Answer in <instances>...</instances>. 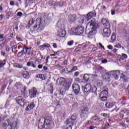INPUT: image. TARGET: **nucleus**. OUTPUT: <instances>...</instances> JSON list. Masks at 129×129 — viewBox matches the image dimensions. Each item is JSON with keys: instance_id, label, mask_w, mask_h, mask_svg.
Here are the masks:
<instances>
[{"instance_id": "1", "label": "nucleus", "mask_w": 129, "mask_h": 129, "mask_svg": "<svg viewBox=\"0 0 129 129\" xmlns=\"http://www.w3.org/2000/svg\"><path fill=\"white\" fill-rule=\"evenodd\" d=\"M53 123L52 118L49 117H41L38 122V128L40 129H49L51 127V124Z\"/></svg>"}, {"instance_id": "2", "label": "nucleus", "mask_w": 129, "mask_h": 129, "mask_svg": "<svg viewBox=\"0 0 129 129\" xmlns=\"http://www.w3.org/2000/svg\"><path fill=\"white\" fill-rule=\"evenodd\" d=\"M98 25L95 22H89L86 26V32L89 36H94L97 32Z\"/></svg>"}, {"instance_id": "3", "label": "nucleus", "mask_w": 129, "mask_h": 129, "mask_svg": "<svg viewBox=\"0 0 129 129\" xmlns=\"http://www.w3.org/2000/svg\"><path fill=\"white\" fill-rule=\"evenodd\" d=\"M57 27L58 28V35L61 38H64L66 35V31H65V20L63 19H59L57 23Z\"/></svg>"}, {"instance_id": "4", "label": "nucleus", "mask_w": 129, "mask_h": 129, "mask_svg": "<svg viewBox=\"0 0 129 129\" xmlns=\"http://www.w3.org/2000/svg\"><path fill=\"white\" fill-rule=\"evenodd\" d=\"M3 126H6V129H19L20 123L18 121H15L10 124V122L7 120L3 123Z\"/></svg>"}, {"instance_id": "5", "label": "nucleus", "mask_w": 129, "mask_h": 129, "mask_svg": "<svg viewBox=\"0 0 129 129\" xmlns=\"http://www.w3.org/2000/svg\"><path fill=\"white\" fill-rule=\"evenodd\" d=\"M82 90H84V92H88L89 93H90L95 92L97 90V88L95 86L91 87V85L88 84L85 86V87H82Z\"/></svg>"}, {"instance_id": "6", "label": "nucleus", "mask_w": 129, "mask_h": 129, "mask_svg": "<svg viewBox=\"0 0 129 129\" xmlns=\"http://www.w3.org/2000/svg\"><path fill=\"white\" fill-rule=\"evenodd\" d=\"M73 33L76 36H80L84 33V27L82 26H78L77 28H73L72 29Z\"/></svg>"}, {"instance_id": "7", "label": "nucleus", "mask_w": 129, "mask_h": 129, "mask_svg": "<svg viewBox=\"0 0 129 129\" xmlns=\"http://www.w3.org/2000/svg\"><path fill=\"white\" fill-rule=\"evenodd\" d=\"M43 27V26L41 19H37L36 20V25L34 26L33 28L34 30H35V31H37L38 30H39V31H42V30L44 29Z\"/></svg>"}, {"instance_id": "8", "label": "nucleus", "mask_w": 129, "mask_h": 129, "mask_svg": "<svg viewBox=\"0 0 129 129\" xmlns=\"http://www.w3.org/2000/svg\"><path fill=\"white\" fill-rule=\"evenodd\" d=\"M111 77H113L115 80H117L119 75H120V72L119 71H112L109 73Z\"/></svg>"}, {"instance_id": "9", "label": "nucleus", "mask_w": 129, "mask_h": 129, "mask_svg": "<svg viewBox=\"0 0 129 129\" xmlns=\"http://www.w3.org/2000/svg\"><path fill=\"white\" fill-rule=\"evenodd\" d=\"M38 94V91L36 88H33L29 90V95L30 98H35Z\"/></svg>"}, {"instance_id": "10", "label": "nucleus", "mask_w": 129, "mask_h": 129, "mask_svg": "<svg viewBox=\"0 0 129 129\" xmlns=\"http://www.w3.org/2000/svg\"><path fill=\"white\" fill-rule=\"evenodd\" d=\"M72 88L74 91L75 94L77 95L79 94L80 91V87L79 86V85L77 84H74L72 86Z\"/></svg>"}, {"instance_id": "11", "label": "nucleus", "mask_w": 129, "mask_h": 129, "mask_svg": "<svg viewBox=\"0 0 129 129\" xmlns=\"http://www.w3.org/2000/svg\"><path fill=\"white\" fill-rule=\"evenodd\" d=\"M16 100V102H17L18 104L20 106H24V105H25V100H24L22 97L19 96L17 97Z\"/></svg>"}, {"instance_id": "12", "label": "nucleus", "mask_w": 129, "mask_h": 129, "mask_svg": "<svg viewBox=\"0 0 129 129\" xmlns=\"http://www.w3.org/2000/svg\"><path fill=\"white\" fill-rule=\"evenodd\" d=\"M76 115H73L71 118L66 120V124L73 125V123H74V121H75V119H76Z\"/></svg>"}, {"instance_id": "13", "label": "nucleus", "mask_w": 129, "mask_h": 129, "mask_svg": "<svg viewBox=\"0 0 129 129\" xmlns=\"http://www.w3.org/2000/svg\"><path fill=\"white\" fill-rule=\"evenodd\" d=\"M102 35L103 37L108 38L110 36V29L108 28H105L103 29Z\"/></svg>"}, {"instance_id": "14", "label": "nucleus", "mask_w": 129, "mask_h": 129, "mask_svg": "<svg viewBox=\"0 0 129 129\" xmlns=\"http://www.w3.org/2000/svg\"><path fill=\"white\" fill-rule=\"evenodd\" d=\"M88 113L89 112L87 108L85 107L82 109L81 115L82 117H87V116H88Z\"/></svg>"}, {"instance_id": "15", "label": "nucleus", "mask_w": 129, "mask_h": 129, "mask_svg": "<svg viewBox=\"0 0 129 129\" xmlns=\"http://www.w3.org/2000/svg\"><path fill=\"white\" fill-rule=\"evenodd\" d=\"M96 13L95 12H89L87 15V21H90L92 19V18H94V17H96Z\"/></svg>"}, {"instance_id": "16", "label": "nucleus", "mask_w": 129, "mask_h": 129, "mask_svg": "<svg viewBox=\"0 0 129 129\" xmlns=\"http://www.w3.org/2000/svg\"><path fill=\"white\" fill-rule=\"evenodd\" d=\"M77 19V17L76 15H70L69 17V21L71 22V23H73V22H75Z\"/></svg>"}, {"instance_id": "17", "label": "nucleus", "mask_w": 129, "mask_h": 129, "mask_svg": "<svg viewBox=\"0 0 129 129\" xmlns=\"http://www.w3.org/2000/svg\"><path fill=\"white\" fill-rule=\"evenodd\" d=\"M64 82H65V79H64V78L60 77L57 80L56 84L58 86H59V85H61L62 83H64Z\"/></svg>"}, {"instance_id": "18", "label": "nucleus", "mask_w": 129, "mask_h": 129, "mask_svg": "<svg viewBox=\"0 0 129 129\" xmlns=\"http://www.w3.org/2000/svg\"><path fill=\"white\" fill-rule=\"evenodd\" d=\"M34 107H35V104L34 103H31L27 106L26 111H29V110H32Z\"/></svg>"}, {"instance_id": "19", "label": "nucleus", "mask_w": 129, "mask_h": 129, "mask_svg": "<svg viewBox=\"0 0 129 129\" xmlns=\"http://www.w3.org/2000/svg\"><path fill=\"white\" fill-rule=\"evenodd\" d=\"M101 23L104 27H107V26L109 25V23L105 19H103L101 21Z\"/></svg>"}, {"instance_id": "20", "label": "nucleus", "mask_w": 129, "mask_h": 129, "mask_svg": "<svg viewBox=\"0 0 129 129\" xmlns=\"http://www.w3.org/2000/svg\"><path fill=\"white\" fill-rule=\"evenodd\" d=\"M107 94H108V92L106 90H104L100 93V96L101 97L102 96H107Z\"/></svg>"}, {"instance_id": "21", "label": "nucleus", "mask_w": 129, "mask_h": 129, "mask_svg": "<svg viewBox=\"0 0 129 129\" xmlns=\"http://www.w3.org/2000/svg\"><path fill=\"white\" fill-rule=\"evenodd\" d=\"M115 105V103H107L105 105L107 108H112L113 107V106Z\"/></svg>"}, {"instance_id": "22", "label": "nucleus", "mask_w": 129, "mask_h": 129, "mask_svg": "<svg viewBox=\"0 0 129 129\" xmlns=\"http://www.w3.org/2000/svg\"><path fill=\"white\" fill-rule=\"evenodd\" d=\"M10 46L12 47V50L13 51L14 50H16L17 49V44L16 43L14 42H11L10 43Z\"/></svg>"}, {"instance_id": "23", "label": "nucleus", "mask_w": 129, "mask_h": 129, "mask_svg": "<svg viewBox=\"0 0 129 129\" xmlns=\"http://www.w3.org/2000/svg\"><path fill=\"white\" fill-rule=\"evenodd\" d=\"M34 22H35V19L34 18L30 19L28 23L29 27L27 26L26 28L29 29V28H30V27H31V26H32V25L34 24Z\"/></svg>"}, {"instance_id": "24", "label": "nucleus", "mask_w": 129, "mask_h": 129, "mask_svg": "<svg viewBox=\"0 0 129 129\" xmlns=\"http://www.w3.org/2000/svg\"><path fill=\"white\" fill-rule=\"evenodd\" d=\"M92 119L93 120H98L99 121H102V119L98 116H95L92 117Z\"/></svg>"}, {"instance_id": "25", "label": "nucleus", "mask_w": 129, "mask_h": 129, "mask_svg": "<svg viewBox=\"0 0 129 129\" xmlns=\"http://www.w3.org/2000/svg\"><path fill=\"white\" fill-rule=\"evenodd\" d=\"M83 80H85V81H88V80H89V74H85L83 77Z\"/></svg>"}, {"instance_id": "26", "label": "nucleus", "mask_w": 129, "mask_h": 129, "mask_svg": "<svg viewBox=\"0 0 129 129\" xmlns=\"http://www.w3.org/2000/svg\"><path fill=\"white\" fill-rule=\"evenodd\" d=\"M27 66H28V67H30V66H31V67H33V68H36V67H36V66L34 65L33 61H30V62H27Z\"/></svg>"}, {"instance_id": "27", "label": "nucleus", "mask_w": 129, "mask_h": 129, "mask_svg": "<svg viewBox=\"0 0 129 129\" xmlns=\"http://www.w3.org/2000/svg\"><path fill=\"white\" fill-rule=\"evenodd\" d=\"M6 65V60H0V68H3Z\"/></svg>"}, {"instance_id": "28", "label": "nucleus", "mask_w": 129, "mask_h": 129, "mask_svg": "<svg viewBox=\"0 0 129 129\" xmlns=\"http://www.w3.org/2000/svg\"><path fill=\"white\" fill-rule=\"evenodd\" d=\"M120 60H124V59H127V55L122 53V55L121 56L120 58Z\"/></svg>"}, {"instance_id": "29", "label": "nucleus", "mask_w": 129, "mask_h": 129, "mask_svg": "<svg viewBox=\"0 0 129 129\" xmlns=\"http://www.w3.org/2000/svg\"><path fill=\"white\" fill-rule=\"evenodd\" d=\"M100 98L102 101H106V100H107V96H102V97L100 96Z\"/></svg>"}, {"instance_id": "30", "label": "nucleus", "mask_w": 129, "mask_h": 129, "mask_svg": "<svg viewBox=\"0 0 129 129\" xmlns=\"http://www.w3.org/2000/svg\"><path fill=\"white\" fill-rule=\"evenodd\" d=\"M28 51V55L30 56H33V54H34V50H32V48H29Z\"/></svg>"}, {"instance_id": "31", "label": "nucleus", "mask_w": 129, "mask_h": 129, "mask_svg": "<svg viewBox=\"0 0 129 129\" xmlns=\"http://www.w3.org/2000/svg\"><path fill=\"white\" fill-rule=\"evenodd\" d=\"M14 67H15V68H23V66H21L19 63H15L14 65Z\"/></svg>"}, {"instance_id": "32", "label": "nucleus", "mask_w": 129, "mask_h": 129, "mask_svg": "<svg viewBox=\"0 0 129 129\" xmlns=\"http://www.w3.org/2000/svg\"><path fill=\"white\" fill-rule=\"evenodd\" d=\"M97 84L98 86H102L103 85V82H102V81H97Z\"/></svg>"}, {"instance_id": "33", "label": "nucleus", "mask_w": 129, "mask_h": 129, "mask_svg": "<svg viewBox=\"0 0 129 129\" xmlns=\"http://www.w3.org/2000/svg\"><path fill=\"white\" fill-rule=\"evenodd\" d=\"M30 48H27V47H24L23 49L22 50V51L23 52L24 54H26L27 52H28V50L29 51Z\"/></svg>"}, {"instance_id": "34", "label": "nucleus", "mask_w": 129, "mask_h": 129, "mask_svg": "<svg viewBox=\"0 0 129 129\" xmlns=\"http://www.w3.org/2000/svg\"><path fill=\"white\" fill-rule=\"evenodd\" d=\"M121 112H123V113H126L127 114H128L129 110L127 109H125L124 110H121Z\"/></svg>"}, {"instance_id": "35", "label": "nucleus", "mask_w": 129, "mask_h": 129, "mask_svg": "<svg viewBox=\"0 0 129 129\" xmlns=\"http://www.w3.org/2000/svg\"><path fill=\"white\" fill-rule=\"evenodd\" d=\"M111 39L112 41H115V34L113 33L111 37Z\"/></svg>"}, {"instance_id": "36", "label": "nucleus", "mask_w": 129, "mask_h": 129, "mask_svg": "<svg viewBox=\"0 0 129 129\" xmlns=\"http://www.w3.org/2000/svg\"><path fill=\"white\" fill-rule=\"evenodd\" d=\"M73 44H74V41H73V40L70 41L67 43L68 46H72V45H73Z\"/></svg>"}, {"instance_id": "37", "label": "nucleus", "mask_w": 129, "mask_h": 129, "mask_svg": "<svg viewBox=\"0 0 129 129\" xmlns=\"http://www.w3.org/2000/svg\"><path fill=\"white\" fill-rule=\"evenodd\" d=\"M114 48H117V49H120L121 48V45L119 43H117L115 45H114Z\"/></svg>"}, {"instance_id": "38", "label": "nucleus", "mask_w": 129, "mask_h": 129, "mask_svg": "<svg viewBox=\"0 0 129 129\" xmlns=\"http://www.w3.org/2000/svg\"><path fill=\"white\" fill-rule=\"evenodd\" d=\"M24 52L23 51V50H21L20 52H19L18 53V57H22V56H23V55H24Z\"/></svg>"}, {"instance_id": "39", "label": "nucleus", "mask_w": 129, "mask_h": 129, "mask_svg": "<svg viewBox=\"0 0 129 129\" xmlns=\"http://www.w3.org/2000/svg\"><path fill=\"white\" fill-rule=\"evenodd\" d=\"M109 75H110V74H109V73H106L105 75V79H109L110 78V77H109Z\"/></svg>"}, {"instance_id": "40", "label": "nucleus", "mask_w": 129, "mask_h": 129, "mask_svg": "<svg viewBox=\"0 0 129 129\" xmlns=\"http://www.w3.org/2000/svg\"><path fill=\"white\" fill-rule=\"evenodd\" d=\"M56 55H59V51L54 52L53 54H50V56L52 57L56 56Z\"/></svg>"}, {"instance_id": "41", "label": "nucleus", "mask_w": 129, "mask_h": 129, "mask_svg": "<svg viewBox=\"0 0 129 129\" xmlns=\"http://www.w3.org/2000/svg\"><path fill=\"white\" fill-rule=\"evenodd\" d=\"M16 39L17 41H18V42H23V39L19 36L16 37Z\"/></svg>"}, {"instance_id": "42", "label": "nucleus", "mask_w": 129, "mask_h": 129, "mask_svg": "<svg viewBox=\"0 0 129 129\" xmlns=\"http://www.w3.org/2000/svg\"><path fill=\"white\" fill-rule=\"evenodd\" d=\"M22 16H23V13H22V12H18L17 14V17H19L20 18H21Z\"/></svg>"}, {"instance_id": "43", "label": "nucleus", "mask_w": 129, "mask_h": 129, "mask_svg": "<svg viewBox=\"0 0 129 129\" xmlns=\"http://www.w3.org/2000/svg\"><path fill=\"white\" fill-rule=\"evenodd\" d=\"M77 70V67H74L73 69L70 71V72H74V71H76Z\"/></svg>"}, {"instance_id": "44", "label": "nucleus", "mask_w": 129, "mask_h": 129, "mask_svg": "<svg viewBox=\"0 0 129 129\" xmlns=\"http://www.w3.org/2000/svg\"><path fill=\"white\" fill-rule=\"evenodd\" d=\"M101 116H103L104 117H106L108 116V114L106 113H102L101 114Z\"/></svg>"}, {"instance_id": "45", "label": "nucleus", "mask_w": 129, "mask_h": 129, "mask_svg": "<svg viewBox=\"0 0 129 129\" xmlns=\"http://www.w3.org/2000/svg\"><path fill=\"white\" fill-rule=\"evenodd\" d=\"M6 18L7 19H9V18H10V17H12V13L9 12L8 13L7 15H6Z\"/></svg>"}, {"instance_id": "46", "label": "nucleus", "mask_w": 129, "mask_h": 129, "mask_svg": "<svg viewBox=\"0 0 129 129\" xmlns=\"http://www.w3.org/2000/svg\"><path fill=\"white\" fill-rule=\"evenodd\" d=\"M120 78L121 79H123V80H125V76H124V75L123 74H122V73H120Z\"/></svg>"}, {"instance_id": "47", "label": "nucleus", "mask_w": 129, "mask_h": 129, "mask_svg": "<svg viewBox=\"0 0 129 129\" xmlns=\"http://www.w3.org/2000/svg\"><path fill=\"white\" fill-rule=\"evenodd\" d=\"M44 48H50V44H48V43H44Z\"/></svg>"}, {"instance_id": "48", "label": "nucleus", "mask_w": 129, "mask_h": 129, "mask_svg": "<svg viewBox=\"0 0 129 129\" xmlns=\"http://www.w3.org/2000/svg\"><path fill=\"white\" fill-rule=\"evenodd\" d=\"M80 46H82L81 48H83V49H85V48H87V47H88V45L87 44H82V45H80Z\"/></svg>"}, {"instance_id": "49", "label": "nucleus", "mask_w": 129, "mask_h": 129, "mask_svg": "<svg viewBox=\"0 0 129 129\" xmlns=\"http://www.w3.org/2000/svg\"><path fill=\"white\" fill-rule=\"evenodd\" d=\"M100 8H101V10H102L103 11H105V10H106V8L105 7V6H104V5H101V6H100Z\"/></svg>"}, {"instance_id": "50", "label": "nucleus", "mask_w": 129, "mask_h": 129, "mask_svg": "<svg viewBox=\"0 0 129 129\" xmlns=\"http://www.w3.org/2000/svg\"><path fill=\"white\" fill-rule=\"evenodd\" d=\"M49 59H50V56H47L45 61H46V64H47V63H49Z\"/></svg>"}, {"instance_id": "51", "label": "nucleus", "mask_w": 129, "mask_h": 129, "mask_svg": "<svg viewBox=\"0 0 129 129\" xmlns=\"http://www.w3.org/2000/svg\"><path fill=\"white\" fill-rule=\"evenodd\" d=\"M107 48L109 50H112V49H113V47H112V45H108Z\"/></svg>"}, {"instance_id": "52", "label": "nucleus", "mask_w": 129, "mask_h": 129, "mask_svg": "<svg viewBox=\"0 0 129 129\" xmlns=\"http://www.w3.org/2000/svg\"><path fill=\"white\" fill-rule=\"evenodd\" d=\"M6 52H8V53H9V52H10V51H11V47L7 46L6 47Z\"/></svg>"}, {"instance_id": "53", "label": "nucleus", "mask_w": 129, "mask_h": 129, "mask_svg": "<svg viewBox=\"0 0 129 129\" xmlns=\"http://www.w3.org/2000/svg\"><path fill=\"white\" fill-rule=\"evenodd\" d=\"M28 75H29L28 74H23V77H24V78H28Z\"/></svg>"}, {"instance_id": "54", "label": "nucleus", "mask_w": 129, "mask_h": 129, "mask_svg": "<svg viewBox=\"0 0 129 129\" xmlns=\"http://www.w3.org/2000/svg\"><path fill=\"white\" fill-rule=\"evenodd\" d=\"M0 47H1V48H4V47H5V42H2L0 44Z\"/></svg>"}, {"instance_id": "55", "label": "nucleus", "mask_w": 129, "mask_h": 129, "mask_svg": "<svg viewBox=\"0 0 129 129\" xmlns=\"http://www.w3.org/2000/svg\"><path fill=\"white\" fill-rule=\"evenodd\" d=\"M111 12V15L112 16H114V15L115 14V11H114V10H112Z\"/></svg>"}, {"instance_id": "56", "label": "nucleus", "mask_w": 129, "mask_h": 129, "mask_svg": "<svg viewBox=\"0 0 129 129\" xmlns=\"http://www.w3.org/2000/svg\"><path fill=\"white\" fill-rule=\"evenodd\" d=\"M4 17L5 16L3 14H1L0 15V21H2V20H3V19H4Z\"/></svg>"}, {"instance_id": "57", "label": "nucleus", "mask_w": 129, "mask_h": 129, "mask_svg": "<svg viewBox=\"0 0 129 129\" xmlns=\"http://www.w3.org/2000/svg\"><path fill=\"white\" fill-rule=\"evenodd\" d=\"M39 48L42 50L44 49V48H45L44 44H43V45L39 46Z\"/></svg>"}, {"instance_id": "58", "label": "nucleus", "mask_w": 129, "mask_h": 129, "mask_svg": "<svg viewBox=\"0 0 129 129\" xmlns=\"http://www.w3.org/2000/svg\"><path fill=\"white\" fill-rule=\"evenodd\" d=\"M37 68H38V69H42V68H43V64L38 65Z\"/></svg>"}, {"instance_id": "59", "label": "nucleus", "mask_w": 129, "mask_h": 129, "mask_svg": "<svg viewBox=\"0 0 129 129\" xmlns=\"http://www.w3.org/2000/svg\"><path fill=\"white\" fill-rule=\"evenodd\" d=\"M102 63H107V59H103L101 61Z\"/></svg>"}, {"instance_id": "60", "label": "nucleus", "mask_w": 129, "mask_h": 129, "mask_svg": "<svg viewBox=\"0 0 129 129\" xmlns=\"http://www.w3.org/2000/svg\"><path fill=\"white\" fill-rule=\"evenodd\" d=\"M52 47H53V48L56 49V48H57V44L56 43H53Z\"/></svg>"}, {"instance_id": "61", "label": "nucleus", "mask_w": 129, "mask_h": 129, "mask_svg": "<svg viewBox=\"0 0 129 129\" xmlns=\"http://www.w3.org/2000/svg\"><path fill=\"white\" fill-rule=\"evenodd\" d=\"M2 42H3V43H6V42H7V38H4L3 39H2Z\"/></svg>"}, {"instance_id": "62", "label": "nucleus", "mask_w": 129, "mask_h": 129, "mask_svg": "<svg viewBox=\"0 0 129 129\" xmlns=\"http://www.w3.org/2000/svg\"><path fill=\"white\" fill-rule=\"evenodd\" d=\"M10 6H14L15 5V2L14 1L10 2Z\"/></svg>"}, {"instance_id": "63", "label": "nucleus", "mask_w": 129, "mask_h": 129, "mask_svg": "<svg viewBox=\"0 0 129 129\" xmlns=\"http://www.w3.org/2000/svg\"><path fill=\"white\" fill-rule=\"evenodd\" d=\"M112 52H113V53H116L117 52V49H116V48H114L112 50Z\"/></svg>"}, {"instance_id": "64", "label": "nucleus", "mask_w": 129, "mask_h": 129, "mask_svg": "<svg viewBox=\"0 0 129 129\" xmlns=\"http://www.w3.org/2000/svg\"><path fill=\"white\" fill-rule=\"evenodd\" d=\"M79 75V72H77L75 73V76H78Z\"/></svg>"}]
</instances>
